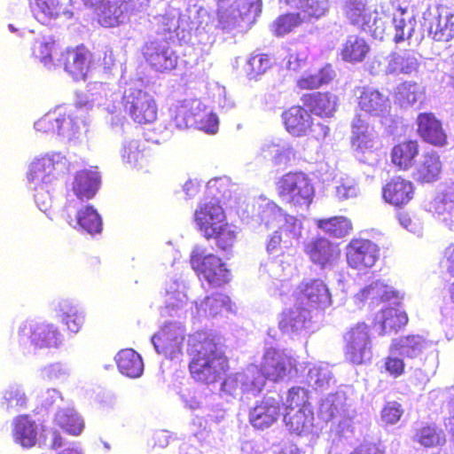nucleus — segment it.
I'll use <instances>...</instances> for the list:
<instances>
[{
  "label": "nucleus",
  "mask_w": 454,
  "mask_h": 454,
  "mask_svg": "<svg viewBox=\"0 0 454 454\" xmlns=\"http://www.w3.org/2000/svg\"><path fill=\"white\" fill-rule=\"evenodd\" d=\"M186 353L190 376L200 385L215 384L230 371V360L220 339L211 333L197 331L189 334Z\"/></svg>",
  "instance_id": "1"
},
{
  "label": "nucleus",
  "mask_w": 454,
  "mask_h": 454,
  "mask_svg": "<svg viewBox=\"0 0 454 454\" xmlns=\"http://www.w3.org/2000/svg\"><path fill=\"white\" fill-rule=\"evenodd\" d=\"M197 231L207 240H214L221 252H229L237 241V232L228 222L218 201L200 204L194 212Z\"/></svg>",
  "instance_id": "2"
},
{
  "label": "nucleus",
  "mask_w": 454,
  "mask_h": 454,
  "mask_svg": "<svg viewBox=\"0 0 454 454\" xmlns=\"http://www.w3.org/2000/svg\"><path fill=\"white\" fill-rule=\"evenodd\" d=\"M276 191L284 205L295 209L309 207L315 193L313 184L301 171H290L280 176Z\"/></svg>",
  "instance_id": "3"
},
{
  "label": "nucleus",
  "mask_w": 454,
  "mask_h": 454,
  "mask_svg": "<svg viewBox=\"0 0 454 454\" xmlns=\"http://www.w3.org/2000/svg\"><path fill=\"white\" fill-rule=\"evenodd\" d=\"M285 129L293 137H306L309 141L322 143L330 129L322 122H314L312 115L303 106H292L282 113Z\"/></svg>",
  "instance_id": "4"
},
{
  "label": "nucleus",
  "mask_w": 454,
  "mask_h": 454,
  "mask_svg": "<svg viewBox=\"0 0 454 454\" xmlns=\"http://www.w3.org/2000/svg\"><path fill=\"white\" fill-rule=\"evenodd\" d=\"M190 264L200 280L212 288L222 287L231 280V270L221 257L215 254H204L199 248L190 256Z\"/></svg>",
  "instance_id": "5"
},
{
  "label": "nucleus",
  "mask_w": 454,
  "mask_h": 454,
  "mask_svg": "<svg viewBox=\"0 0 454 454\" xmlns=\"http://www.w3.org/2000/svg\"><path fill=\"white\" fill-rule=\"evenodd\" d=\"M345 358L352 364L360 365L372 358V342L371 326L365 322L350 325L343 333Z\"/></svg>",
  "instance_id": "6"
},
{
  "label": "nucleus",
  "mask_w": 454,
  "mask_h": 454,
  "mask_svg": "<svg viewBox=\"0 0 454 454\" xmlns=\"http://www.w3.org/2000/svg\"><path fill=\"white\" fill-rule=\"evenodd\" d=\"M85 118L86 111L81 106L70 109H59L40 118L35 123V129L43 134L74 133L79 129L80 124L84 123Z\"/></svg>",
  "instance_id": "7"
},
{
  "label": "nucleus",
  "mask_w": 454,
  "mask_h": 454,
  "mask_svg": "<svg viewBox=\"0 0 454 454\" xmlns=\"http://www.w3.org/2000/svg\"><path fill=\"white\" fill-rule=\"evenodd\" d=\"M121 105L129 116L138 124H150L157 119L158 107L153 97L138 88L126 89Z\"/></svg>",
  "instance_id": "8"
},
{
  "label": "nucleus",
  "mask_w": 454,
  "mask_h": 454,
  "mask_svg": "<svg viewBox=\"0 0 454 454\" xmlns=\"http://www.w3.org/2000/svg\"><path fill=\"white\" fill-rule=\"evenodd\" d=\"M294 301L309 310L323 309L331 303V294L320 278L302 280L294 292Z\"/></svg>",
  "instance_id": "9"
},
{
  "label": "nucleus",
  "mask_w": 454,
  "mask_h": 454,
  "mask_svg": "<svg viewBox=\"0 0 454 454\" xmlns=\"http://www.w3.org/2000/svg\"><path fill=\"white\" fill-rule=\"evenodd\" d=\"M185 330L176 323H167L152 337V343L160 355L173 359L182 354Z\"/></svg>",
  "instance_id": "10"
},
{
  "label": "nucleus",
  "mask_w": 454,
  "mask_h": 454,
  "mask_svg": "<svg viewBox=\"0 0 454 454\" xmlns=\"http://www.w3.org/2000/svg\"><path fill=\"white\" fill-rule=\"evenodd\" d=\"M254 367L264 380L278 382L294 369V364L290 356L274 348H269L263 354L260 364Z\"/></svg>",
  "instance_id": "11"
},
{
  "label": "nucleus",
  "mask_w": 454,
  "mask_h": 454,
  "mask_svg": "<svg viewBox=\"0 0 454 454\" xmlns=\"http://www.w3.org/2000/svg\"><path fill=\"white\" fill-rule=\"evenodd\" d=\"M379 259V247L366 239H352L346 247V261L350 268L365 270Z\"/></svg>",
  "instance_id": "12"
},
{
  "label": "nucleus",
  "mask_w": 454,
  "mask_h": 454,
  "mask_svg": "<svg viewBox=\"0 0 454 454\" xmlns=\"http://www.w3.org/2000/svg\"><path fill=\"white\" fill-rule=\"evenodd\" d=\"M381 194L386 203L402 208L412 200L415 187L411 181L402 176H395L382 186Z\"/></svg>",
  "instance_id": "13"
},
{
  "label": "nucleus",
  "mask_w": 454,
  "mask_h": 454,
  "mask_svg": "<svg viewBox=\"0 0 454 454\" xmlns=\"http://www.w3.org/2000/svg\"><path fill=\"white\" fill-rule=\"evenodd\" d=\"M356 95L360 111L370 116L382 117L390 111V103L380 90L369 86L356 87Z\"/></svg>",
  "instance_id": "14"
},
{
  "label": "nucleus",
  "mask_w": 454,
  "mask_h": 454,
  "mask_svg": "<svg viewBox=\"0 0 454 454\" xmlns=\"http://www.w3.org/2000/svg\"><path fill=\"white\" fill-rule=\"evenodd\" d=\"M142 54L146 63L158 72L173 70L177 63L175 52L157 41H150L145 43Z\"/></svg>",
  "instance_id": "15"
},
{
  "label": "nucleus",
  "mask_w": 454,
  "mask_h": 454,
  "mask_svg": "<svg viewBox=\"0 0 454 454\" xmlns=\"http://www.w3.org/2000/svg\"><path fill=\"white\" fill-rule=\"evenodd\" d=\"M309 260L324 269L333 265L340 256V249L325 237H316L304 245Z\"/></svg>",
  "instance_id": "16"
},
{
  "label": "nucleus",
  "mask_w": 454,
  "mask_h": 454,
  "mask_svg": "<svg viewBox=\"0 0 454 454\" xmlns=\"http://www.w3.org/2000/svg\"><path fill=\"white\" fill-rule=\"evenodd\" d=\"M416 123L417 133L425 143L437 147L447 145V134L434 114L420 113L417 116Z\"/></svg>",
  "instance_id": "17"
},
{
  "label": "nucleus",
  "mask_w": 454,
  "mask_h": 454,
  "mask_svg": "<svg viewBox=\"0 0 454 454\" xmlns=\"http://www.w3.org/2000/svg\"><path fill=\"white\" fill-rule=\"evenodd\" d=\"M280 414L279 402L272 397H264L250 410L249 422L254 428H268L278 421Z\"/></svg>",
  "instance_id": "18"
},
{
  "label": "nucleus",
  "mask_w": 454,
  "mask_h": 454,
  "mask_svg": "<svg viewBox=\"0 0 454 454\" xmlns=\"http://www.w3.org/2000/svg\"><path fill=\"white\" fill-rule=\"evenodd\" d=\"M40 434L39 425L28 415L16 416L12 422V436L15 443L30 449L36 445Z\"/></svg>",
  "instance_id": "19"
},
{
  "label": "nucleus",
  "mask_w": 454,
  "mask_h": 454,
  "mask_svg": "<svg viewBox=\"0 0 454 454\" xmlns=\"http://www.w3.org/2000/svg\"><path fill=\"white\" fill-rule=\"evenodd\" d=\"M443 162L435 151L425 152L412 173L418 184H433L441 178Z\"/></svg>",
  "instance_id": "20"
},
{
  "label": "nucleus",
  "mask_w": 454,
  "mask_h": 454,
  "mask_svg": "<svg viewBox=\"0 0 454 454\" xmlns=\"http://www.w3.org/2000/svg\"><path fill=\"white\" fill-rule=\"evenodd\" d=\"M408 323L406 313L398 308L386 307L374 316L372 325L379 330L380 335L397 333Z\"/></svg>",
  "instance_id": "21"
},
{
  "label": "nucleus",
  "mask_w": 454,
  "mask_h": 454,
  "mask_svg": "<svg viewBox=\"0 0 454 454\" xmlns=\"http://www.w3.org/2000/svg\"><path fill=\"white\" fill-rule=\"evenodd\" d=\"M301 101L309 114L321 118H331L336 111V98L330 92L305 93Z\"/></svg>",
  "instance_id": "22"
},
{
  "label": "nucleus",
  "mask_w": 454,
  "mask_h": 454,
  "mask_svg": "<svg viewBox=\"0 0 454 454\" xmlns=\"http://www.w3.org/2000/svg\"><path fill=\"white\" fill-rule=\"evenodd\" d=\"M311 310L303 305H298L284 309L280 314L278 328L283 333H297L305 329L311 322Z\"/></svg>",
  "instance_id": "23"
},
{
  "label": "nucleus",
  "mask_w": 454,
  "mask_h": 454,
  "mask_svg": "<svg viewBox=\"0 0 454 454\" xmlns=\"http://www.w3.org/2000/svg\"><path fill=\"white\" fill-rule=\"evenodd\" d=\"M89 51L82 46L67 49L61 54L65 70L74 79L83 80L89 68Z\"/></svg>",
  "instance_id": "24"
},
{
  "label": "nucleus",
  "mask_w": 454,
  "mask_h": 454,
  "mask_svg": "<svg viewBox=\"0 0 454 454\" xmlns=\"http://www.w3.org/2000/svg\"><path fill=\"white\" fill-rule=\"evenodd\" d=\"M412 440L427 450L442 449L447 443V435L436 423L426 422L415 428Z\"/></svg>",
  "instance_id": "25"
},
{
  "label": "nucleus",
  "mask_w": 454,
  "mask_h": 454,
  "mask_svg": "<svg viewBox=\"0 0 454 454\" xmlns=\"http://www.w3.org/2000/svg\"><path fill=\"white\" fill-rule=\"evenodd\" d=\"M100 184V176L97 171L82 169L75 173L71 184L74 194L81 200L92 199Z\"/></svg>",
  "instance_id": "26"
},
{
  "label": "nucleus",
  "mask_w": 454,
  "mask_h": 454,
  "mask_svg": "<svg viewBox=\"0 0 454 454\" xmlns=\"http://www.w3.org/2000/svg\"><path fill=\"white\" fill-rule=\"evenodd\" d=\"M419 153V144L416 139L403 140L395 145L391 150V161L400 170H409Z\"/></svg>",
  "instance_id": "27"
},
{
  "label": "nucleus",
  "mask_w": 454,
  "mask_h": 454,
  "mask_svg": "<svg viewBox=\"0 0 454 454\" xmlns=\"http://www.w3.org/2000/svg\"><path fill=\"white\" fill-rule=\"evenodd\" d=\"M314 413L312 408L287 410L284 415V422L291 434L301 435L308 433L313 427Z\"/></svg>",
  "instance_id": "28"
},
{
  "label": "nucleus",
  "mask_w": 454,
  "mask_h": 454,
  "mask_svg": "<svg viewBox=\"0 0 454 454\" xmlns=\"http://www.w3.org/2000/svg\"><path fill=\"white\" fill-rule=\"evenodd\" d=\"M200 103L198 99L184 100L173 109L172 121L178 129H186L194 128L196 117L200 111Z\"/></svg>",
  "instance_id": "29"
},
{
  "label": "nucleus",
  "mask_w": 454,
  "mask_h": 454,
  "mask_svg": "<svg viewBox=\"0 0 454 454\" xmlns=\"http://www.w3.org/2000/svg\"><path fill=\"white\" fill-rule=\"evenodd\" d=\"M368 0H348L345 5V16L349 23L364 28L372 20V14L376 10L369 4Z\"/></svg>",
  "instance_id": "30"
},
{
  "label": "nucleus",
  "mask_w": 454,
  "mask_h": 454,
  "mask_svg": "<svg viewBox=\"0 0 454 454\" xmlns=\"http://www.w3.org/2000/svg\"><path fill=\"white\" fill-rule=\"evenodd\" d=\"M120 372L130 378H138L142 375L144 364L140 355L132 348L119 351L115 357Z\"/></svg>",
  "instance_id": "31"
},
{
  "label": "nucleus",
  "mask_w": 454,
  "mask_h": 454,
  "mask_svg": "<svg viewBox=\"0 0 454 454\" xmlns=\"http://www.w3.org/2000/svg\"><path fill=\"white\" fill-rule=\"evenodd\" d=\"M197 312L205 317H215L224 309H231L230 297L223 293H213L196 303Z\"/></svg>",
  "instance_id": "32"
},
{
  "label": "nucleus",
  "mask_w": 454,
  "mask_h": 454,
  "mask_svg": "<svg viewBox=\"0 0 454 454\" xmlns=\"http://www.w3.org/2000/svg\"><path fill=\"white\" fill-rule=\"evenodd\" d=\"M396 293L381 281H375L361 289L356 298L361 302L381 303L395 298Z\"/></svg>",
  "instance_id": "33"
},
{
  "label": "nucleus",
  "mask_w": 454,
  "mask_h": 454,
  "mask_svg": "<svg viewBox=\"0 0 454 454\" xmlns=\"http://www.w3.org/2000/svg\"><path fill=\"white\" fill-rule=\"evenodd\" d=\"M428 33L434 41L450 42L454 38V12L436 16L430 23Z\"/></svg>",
  "instance_id": "34"
},
{
  "label": "nucleus",
  "mask_w": 454,
  "mask_h": 454,
  "mask_svg": "<svg viewBox=\"0 0 454 454\" xmlns=\"http://www.w3.org/2000/svg\"><path fill=\"white\" fill-rule=\"evenodd\" d=\"M32 343L40 348H57L61 343V334L51 324L36 325L31 331Z\"/></svg>",
  "instance_id": "35"
},
{
  "label": "nucleus",
  "mask_w": 454,
  "mask_h": 454,
  "mask_svg": "<svg viewBox=\"0 0 454 454\" xmlns=\"http://www.w3.org/2000/svg\"><path fill=\"white\" fill-rule=\"evenodd\" d=\"M316 225L328 236L337 239L348 235L353 228L351 221L342 215L317 219Z\"/></svg>",
  "instance_id": "36"
},
{
  "label": "nucleus",
  "mask_w": 454,
  "mask_h": 454,
  "mask_svg": "<svg viewBox=\"0 0 454 454\" xmlns=\"http://www.w3.org/2000/svg\"><path fill=\"white\" fill-rule=\"evenodd\" d=\"M121 156L132 167H143L148 163L151 153L146 141L133 140L124 145Z\"/></svg>",
  "instance_id": "37"
},
{
  "label": "nucleus",
  "mask_w": 454,
  "mask_h": 454,
  "mask_svg": "<svg viewBox=\"0 0 454 454\" xmlns=\"http://www.w3.org/2000/svg\"><path fill=\"white\" fill-rule=\"evenodd\" d=\"M370 50L364 38L356 35L349 36L343 44L340 51L341 58L347 62H361Z\"/></svg>",
  "instance_id": "38"
},
{
  "label": "nucleus",
  "mask_w": 454,
  "mask_h": 454,
  "mask_svg": "<svg viewBox=\"0 0 454 454\" xmlns=\"http://www.w3.org/2000/svg\"><path fill=\"white\" fill-rule=\"evenodd\" d=\"M330 66L320 68L317 73L304 74L296 82V86L302 90H312L329 83L333 78Z\"/></svg>",
  "instance_id": "39"
},
{
  "label": "nucleus",
  "mask_w": 454,
  "mask_h": 454,
  "mask_svg": "<svg viewBox=\"0 0 454 454\" xmlns=\"http://www.w3.org/2000/svg\"><path fill=\"white\" fill-rule=\"evenodd\" d=\"M277 232L283 242V247L288 249L297 242L301 236V223L293 215H286L285 222L281 224Z\"/></svg>",
  "instance_id": "40"
},
{
  "label": "nucleus",
  "mask_w": 454,
  "mask_h": 454,
  "mask_svg": "<svg viewBox=\"0 0 454 454\" xmlns=\"http://www.w3.org/2000/svg\"><path fill=\"white\" fill-rule=\"evenodd\" d=\"M240 377L242 395L256 396L265 386L264 379L254 366L248 368L247 372H240Z\"/></svg>",
  "instance_id": "41"
},
{
  "label": "nucleus",
  "mask_w": 454,
  "mask_h": 454,
  "mask_svg": "<svg viewBox=\"0 0 454 454\" xmlns=\"http://www.w3.org/2000/svg\"><path fill=\"white\" fill-rule=\"evenodd\" d=\"M419 63L415 55L409 51L395 52L389 62V68L392 73H402L410 74L417 71Z\"/></svg>",
  "instance_id": "42"
},
{
  "label": "nucleus",
  "mask_w": 454,
  "mask_h": 454,
  "mask_svg": "<svg viewBox=\"0 0 454 454\" xmlns=\"http://www.w3.org/2000/svg\"><path fill=\"white\" fill-rule=\"evenodd\" d=\"M55 419L59 427L71 435H79L84 427L82 419L73 411H59Z\"/></svg>",
  "instance_id": "43"
},
{
  "label": "nucleus",
  "mask_w": 454,
  "mask_h": 454,
  "mask_svg": "<svg viewBox=\"0 0 454 454\" xmlns=\"http://www.w3.org/2000/svg\"><path fill=\"white\" fill-rule=\"evenodd\" d=\"M422 90L417 82H403L395 89V98L402 106L414 105L421 97Z\"/></svg>",
  "instance_id": "44"
},
{
  "label": "nucleus",
  "mask_w": 454,
  "mask_h": 454,
  "mask_svg": "<svg viewBox=\"0 0 454 454\" xmlns=\"http://www.w3.org/2000/svg\"><path fill=\"white\" fill-rule=\"evenodd\" d=\"M78 224L89 233H98L102 230V220L93 207L85 206L77 212Z\"/></svg>",
  "instance_id": "45"
},
{
  "label": "nucleus",
  "mask_w": 454,
  "mask_h": 454,
  "mask_svg": "<svg viewBox=\"0 0 454 454\" xmlns=\"http://www.w3.org/2000/svg\"><path fill=\"white\" fill-rule=\"evenodd\" d=\"M423 339L419 335H407L395 339L392 343V348L402 351L408 357H415L423 349Z\"/></svg>",
  "instance_id": "46"
},
{
  "label": "nucleus",
  "mask_w": 454,
  "mask_h": 454,
  "mask_svg": "<svg viewBox=\"0 0 454 454\" xmlns=\"http://www.w3.org/2000/svg\"><path fill=\"white\" fill-rule=\"evenodd\" d=\"M103 6L94 8L98 16V22L106 27H114L121 23V17L122 11L111 4V1L107 0L102 4Z\"/></svg>",
  "instance_id": "47"
},
{
  "label": "nucleus",
  "mask_w": 454,
  "mask_h": 454,
  "mask_svg": "<svg viewBox=\"0 0 454 454\" xmlns=\"http://www.w3.org/2000/svg\"><path fill=\"white\" fill-rule=\"evenodd\" d=\"M28 175L32 181L51 182L56 178L55 163L51 159L37 160L32 164Z\"/></svg>",
  "instance_id": "48"
},
{
  "label": "nucleus",
  "mask_w": 454,
  "mask_h": 454,
  "mask_svg": "<svg viewBox=\"0 0 454 454\" xmlns=\"http://www.w3.org/2000/svg\"><path fill=\"white\" fill-rule=\"evenodd\" d=\"M301 22L300 13H285L274 20L272 31L277 36H283L299 27Z\"/></svg>",
  "instance_id": "49"
},
{
  "label": "nucleus",
  "mask_w": 454,
  "mask_h": 454,
  "mask_svg": "<svg viewBox=\"0 0 454 454\" xmlns=\"http://www.w3.org/2000/svg\"><path fill=\"white\" fill-rule=\"evenodd\" d=\"M32 10L35 17L41 22L55 18L60 12L58 0H35Z\"/></svg>",
  "instance_id": "50"
},
{
  "label": "nucleus",
  "mask_w": 454,
  "mask_h": 454,
  "mask_svg": "<svg viewBox=\"0 0 454 454\" xmlns=\"http://www.w3.org/2000/svg\"><path fill=\"white\" fill-rule=\"evenodd\" d=\"M311 408L309 402V391L301 387H293L288 390L286 400V411Z\"/></svg>",
  "instance_id": "51"
},
{
  "label": "nucleus",
  "mask_w": 454,
  "mask_h": 454,
  "mask_svg": "<svg viewBox=\"0 0 454 454\" xmlns=\"http://www.w3.org/2000/svg\"><path fill=\"white\" fill-rule=\"evenodd\" d=\"M271 67L270 58L267 54H255L247 63V74L251 79L263 74Z\"/></svg>",
  "instance_id": "52"
},
{
  "label": "nucleus",
  "mask_w": 454,
  "mask_h": 454,
  "mask_svg": "<svg viewBox=\"0 0 454 454\" xmlns=\"http://www.w3.org/2000/svg\"><path fill=\"white\" fill-rule=\"evenodd\" d=\"M198 115L200 117H196L195 129L204 130L208 133H214L216 131L218 121L215 114L207 113L206 111V107L201 102L200 103V111Z\"/></svg>",
  "instance_id": "53"
},
{
  "label": "nucleus",
  "mask_w": 454,
  "mask_h": 454,
  "mask_svg": "<svg viewBox=\"0 0 454 454\" xmlns=\"http://www.w3.org/2000/svg\"><path fill=\"white\" fill-rule=\"evenodd\" d=\"M308 18L318 19L327 11L325 0H303L299 8Z\"/></svg>",
  "instance_id": "54"
},
{
  "label": "nucleus",
  "mask_w": 454,
  "mask_h": 454,
  "mask_svg": "<svg viewBox=\"0 0 454 454\" xmlns=\"http://www.w3.org/2000/svg\"><path fill=\"white\" fill-rule=\"evenodd\" d=\"M403 414L402 405L395 402H387L381 410V419L388 425L397 423Z\"/></svg>",
  "instance_id": "55"
},
{
  "label": "nucleus",
  "mask_w": 454,
  "mask_h": 454,
  "mask_svg": "<svg viewBox=\"0 0 454 454\" xmlns=\"http://www.w3.org/2000/svg\"><path fill=\"white\" fill-rule=\"evenodd\" d=\"M52 43L35 41L32 47V55L35 59L46 66L52 62Z\"/></svg>",
  "instance_id": "56"
},
{
  "label": "nucleus",
  "mask_w": 454,
  "mask_h": 454,
  "mask_svg": "<svg viewBox=\"0 0 454 454\" xmlns=\"http://www.w3.org/2000/svg\"><path fill=\"white\" fill-rule=\"evenodd\" d=\"M240 372H237L223 378L221 389L223 393L231 396L238 395H242V387L240 380Z\"/></svg>",
  "instance_id": "57"
},
{
  "label": "nucleus",
  "mask_w": 454,
  "mask_h": 454,
  "mask_svg": "<svg viewBox=\"0 0 454 454\" xmlns=\"http://www.w3.org/2000/svg\"><path fill=\"white\" fill-rule=\"evenodd\" d=\"M3 398L7 408H23L27 404V397L19 388H10L6 390Z\"/></svg>",
  "instance_id": "58"
},
{
  "label": "nucleus",
  "mask_w": 454,
  "mask_h": 454,
  "mask_svg": "<svg viewBox=\"0 0 454 454\" xmlns=\"http://www.w3.org/2000/svg\"><path fill=\"white\" fill-rule=\"evenodd\" d=\"M352 145L364 152L373 147V139L367 130H360L359 128H357V130L354 131Z\"/></svg>",
  "instance_id": "59"
},
{
  "label": "nucleus",
  "mask_w": 454,
  "mask_h": 454,
  "mask_svg": "<svg viewBox=\"0 0 454 454\" xmlns=\"http://www.w3.org/2000/svg\"><path fill=\"white\" fill-rule=\"evenodd\" d=\"M62 320L72 333H78L83 324V317L75 309L65 313Z\"/></svg>",
  "instance_id": "60"
},
{
  "label": "nucleus",
  "mask_w": 454,
  "mask_h": 454,
  "mask_svg": "<svg viewBox=\"0 0 454 454\" xmlns=\"http://www.w3.org/2000/svg\"><path fill=\"white\" fill-rule=\"evenodd\" d=\"M35 200L42 211H46L51 205V197L44 185L39 184L35 188Z\"/></svg>",
  "instance_id": "61"
},
{
  "label": "nucleus",
  "mask_w": 454,
  "mask_h": 454,
  "mask_svg": "<svg viewBox=\"0 0 454 454\" xmlns=\"http://www.w3.org/2000/svg\"><path fill=\"white\" fill-rule=\"evenodd\" d=\"M386 370L395 378L401 376L404 372V363L397 357L387 356L385 359Z\"/></svg>",
  "instance_id": "62"
},
{
  "label": "nucleus",
  "mask_w": 454,
  "mask_h": 454,
  "mask_svg": "<svg viewBox=\"0 0 454 454\" xmlns=\"http://www.w3.org/2000/svg\"><path fill=\"white\" fill-rule=\"evenodd\" d=\"M338 406L334 403L333 400L331 398L324 399L319 406V413L323 416L326 420H330L333 419L338 412Z\"/></svg>",
  "instance_id": "63"
},
{
  "label": "nucleus",
  "mask_w": 454,
  "mask_h": 454,
  "mask_svg": "<svg viewBox=\"0 0 454 454\" xmlns=\"http://www.w3.org/2000/svg\"><path fill=\"white\" fill-rule=\"evenodd\" d=\"M309 375L311 380H314V383L318 387H323L328 384L330 376L327 372L320 367H313L309 370Z\"/></svg>",
  "instance_id": "64"
}]
</instances>
